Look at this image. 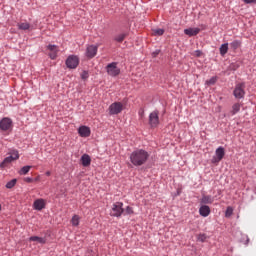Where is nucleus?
<instances>
[{"label": "nucleus", "instance_id": "f257e3e1", "mask_svg": "<svg viewBox=\"0 0 256 256\" xmlns=\"http://www.w3.org/2000/svg\"><path fill=\"white\" fill-rule=\"evenodd\" d=\"M150 154L143 148H137L130 153L129 159L133 167H143L149 161Z\"/></svg>", "mask_w": 256, "mask_h": 256}, {"label": "nucleus", "instance_id": "f03ea898", "mask_svg": "<svg viewBox=\"0 0 256 256\" xmlns=\"http://www.w3.org/2000/svg\"><path fill=\"white\" fill-rule=\"evenodd\" d=\"M125 213V208H123V202H115L112 204V208L110 210V217H116V219H120V217Z\"/></svg>", "mask_w": 256, "mask_h": 256}, {"label": "nucleus", "instance_id": "7ed1b4c3", "mask_svg": "<svg viewBox=\"0 0 256 256\" xmlns=\"http://www.w3.org/2000/svg\"><path fill=\"white\" fill-rule=\"evenodd\" d=\"M117 65H119L118 62H111L106 65L105 70L110 77H119L121 75V68Z\"/></svg>", "mask_w": 256, "mask_h": 256}, {"label": "nucleus", "instance_id": "20e7f679", "mask_svg": "<svg viewBox=\"0 0 256 256\" xmlns=\"http://www.w3.org/2000/svg\"><path fill=\"white\" fill-rule=\"evenodd\" d=\"M235 99H245V82L237 83L233 90Z\"/></svg>", "mask_w": 256, "mask_h": 256}, {"label": "nucleus", "instance_id": "39448f33", "mask_svg": "<svg viewBox=\"0 0 256 256\" xmlns=\"http://www.w3.org/2000/svg\"><path fill=\"white\" fill-rule=\"evenodd\" d=\"M159 123V110H154L149 114L148 124L151 129H156V127H159Z\"/></svg>", "mask_w": 256, "mask_h": 256}, {"label": "nucleus", "instance_id": "423d86ee", "mask_svg": "<svg viewBox=\"0 0 256 256\" xmlns=\"http://www.w3.org/2000/svg\"><path fill=\"white\" fill-rule=\"evenodd\" d=\"M223 157H225V148L220 146L215 150V155L212 157L211 163L217 165V163L223 160Z\"/></svg>", "mask_w": 256, "mask_h": 256}, {"label": "nucleus", "instance_id": "0eeeda50", "mask_svg": "<svg viewBox=\"0 0 256 256\" xmlns=\"http://www.w3.org/2000/svg\"><path fill=\"white\" fill-rule=\"evenodd\" d=\"M13 129V120L9 117H4L0 120V131H11Z\"/></svg>", "mask_w": 256, "mask_h": 256}, {"label": "nucleus", "instance_id": "6e6552de", "mask_svg": "<svg viewBox=\"0 0 256 256\" xmlns=\"http://www.w3.org/2000/svg\"><path fill=\"white\" fill-rule=\"evenodd\" d=\"M65 63L68 69H77V67H79V57L75 55H70L66 59Z\"/></svg>", "mask_w": 256, "mask_h": 256}, {"label": "nucleus", "instance_id": "1a4fd4ad", "mask_svg": "<svg viewBox=\"0 0 256 256\" xmlns=\"http://www.w3.org/2000/svg\"><path fill=\"white\" fill-rule=\"evenodd\" d=\"M123 111V103L114 102L109 106V114L110 115H119Z\"/></svg>", "mask_w": 256, "mask_h": 256}, {"label": "nucleus", "instance_id": "9d476101", "mask_svg": "<svg viewBox=\"0 0 256 256\" xmlns=\"http://www.w3.org/2000/svg\"><path fill=\"white\" fill-rule=\"evenodd\" d=\"M19 159V153L15 152V156H8L4 158V160L0 163V169H5L10 163H13V161H17Z\"/></svg>", "mask_w": 256, "mask_h": 256}, {"label": "nucleus", "instance_id": "9b49d317", "mask_svg": "<svg viewBox=\"0 0 256 256\" xmlns=\"http://www.w3.org/2000/svg\"><path fill=\"white\" fill-rule=\"evenodd\" d=\"M99 47L97 45H90L86 48V57H88V59H93V57H95V55H97V51H98Z\"/></svg>", "mask_w": 256, "mask_h": 256}, {"label": "nucleus", "instance_id": "f8f14e48", "mask_svg": "<svg viewBox=\"0 0 256 256\" xmlns=\"http://www.w3.org/2000/svg\"><path fill=\"white\" fill-rule=\"evenodd\" d=\"M78 135L84 138L91 137V128L88 126H80L78 128Z\"/></svg>", "mask_w": 256, "mask_h": 256}, {"label": "nucleus", "instance_id": "ddd939ff", "mask_svg": "<svg viewBox=\"0 0 256 256\" xmlns=\"http://www.w3.org/2000/svg\"><path fill=\"white\" fill-rule=\"evenodd\" d=\"M35 211H43L45 209V200L43 198L37 199L33 203Z\"/></svg>", "mask_w": 256, "mask_h": 256}, {"label": "nucleus", "instance_id": "4468645a", "mask_svg": "<svg viewBox=\"0 0 256 256\" xmlns=\"http://www.w3.org/2000/svg\"><path fill=\"white\" fill-rule=\"evenodd\" d=\"M201 32L200 28H186L184 29V34L188 35V37H195L196 35H199Z\"/></svg>", "mask_w": 256, "mask_h": 256}, {"label": "nucleus", "instance_id": "2eb2a0df", "mask_svg": "<svg viewBox=\"0 0 256 256\" xmlns=\"http://www.w3.org/2000/svg\"><path fill=\"white\" fill-rule=\"evenodd\" d=\"M199 215H201V217H209V215H211V208L207 205H202L199 208Z\"/></svg>", "mask_w": 256, "mask_h": 256}, {"label": "nucleus", "instance_id": "dca6fc26", "mask_svg": "<svg viewBox=\"0 0 256 256\" xmlns=\"http://www.w3.org/2000/svg\"><path fill=\"white\" fill-rule=\"evenodd\" d=\"M126 37H129V31H124L120 34H117L114 37V41H116V43H123V41H125Z\"/></svg>", "mask_w": 256, "mask_h": 256}, {"label": "nucleus", "instance_id": "f3484780", "mask_svg": "<svg viewBox=\"0 0 256 256\" xmlns=\"http://www.w3.org/2000/svg\"><path fill=\"white\" fill-rule=\"evenodd\" d=\"M80 161L82 167H89V165H91V156H89V154H83Z\"/></svg>", "mask_w": 256, "mask_h": 256}, {"label": "nucleus", "instance_id": "a211bd4d", "mask_svg": "<svg viewBox=\"0 0 256 256\" xmlns=\"http://www.w3.org/2000/svg\"><path fill=\"white\" fill-rule=\"evenodd\" d=\"M201 205H211L213 203V196L211 195H203L200 199Z\"/></svg>", "mask_w": 256, "mask_h": 256}, {"label": "nucleus", "instance_id": "6ab92c4d", "mask_svg": "<svg viewBox=\"0 0 256 256\" xmlns=\"http://www.w3.org/2000/svg\"><path fill=\"white\" fill-rule=\"evenodd\" d=\"M240 111H241V104L235 103L232 105V110L229 112V115L233 117L237 115V113H239Z\"/></svg>", "mask_w": 256, "mask_h": 256}, {"label": "nucleus", "instance_id": "aec40b11", "mask_svg": "<svg viewBox=\"0 0 256 256\" xmlns=\"http://www.w3.org/2000/svg\"><path fill=\"white\" fill-rule=\"evenodd\" d=\"M220 55L221 57H225V55H227V52L229 51V43H223L220 48Z\"/></svg>", "mask_w": 256, "mask_h": 256}, {"label": "nucleus", "instance_id": "412c9836", "mask_svg": "<svg viewBox=\"0 0 256 256\" xmlns=\"http://www.w3.org/2000/svg\"><path fill=\"white\" fill-rule=\"evenodd\" d=\"M217 81H219V77L217 76H212L209 80L205 81V86L206 87H211V85H215V83H217Z\"/></svg>", "mask_w": 256, "mask_h": 256}, {"label": "nucleus", "instance_id": "4be33fe9", "mask_svg": "<svg viewBox=\"0 0 256 256\" xmlns=\"http://www.w3.org/2000/svg\"><path fill=\"white\" fill-rule=\"evenodd\" d=\"M29 241H38L40 245H45L47 243V239L39 236H31Z\"/></svg>", "mask_w": 256, "mask_h": 256}, {"label": "nucleus", "instance_id": "5701e85b", "mask_svg": "<svg viewBox=\"0 0 256 256\" xmlns=\"http://www.w3.org/2000/svg\"><path fill=\"white\" fill-rule=\"evenodd\" d=\"M241 44V40H234L230 43V48L232 49V51H237V49L241 47Z\"/></svg>", "mask_w": 256, "mask_h": 256}, {"label": "nucleus", "instance_id": "b1692460", "mask_svg": "<svg viewBox=\"0 0 256 256\" xmlns=\"http://www.w3.org/2000/svg\"><path fill=\"white\" fill-rule=\"evenodd\" d=\"M241 67V63L239 62H232L230 65L227 67V71H237Z\"/></svg>", "mask_w": 256, "mask_h": 256}, {"label": "nucleus", "instance_id": "393cba45", "mask_svg": "<svg viewBox=\"0 0 256 256\" xmlns=\"http://www.w3.org/2000/svg\"><path fill=\"white\" fill-rule=\"evenodd\" d=\"M31 28V24L27 23V22H23V23H19L18 24V29L20 31H28V29Z\"/></svg>", "mask_w": 256, "mask_h": 256}, {"label": "nucleus", "instance_id": "a878e982", "mask_svg": "<svg viewBox=\"0 0 256 256\" xmlns=\"http://www.w3.org/2000/svg\"><path fill=\"white\" fill-rule=\"evenodd\" d=\"M29 171H31V166L26 165L20 169L19 175H27V173H29Z\"/></svg>", "mask_w": 256, "mask_h": 256}, {"label": "nucleus", "instance_id": "bb28decb", "mask_svg": "<svg viewBox=\"0 0 256 256\" xmlns=\"http://www.w3.org/2000/svg\"><path fill=\"white\" fill-rule=\"evenodd\" d=\"M17 185V179H12L6 183V189H13Z\"/></svg>", "mask_w": 256, "mask_h": 256}, {"label": "nucleus", "instance_id": "cd10ccee", "mask_svg": "<svg viewBox=\"0 0 256 256\" xmlns=\"http://www.w3.org/2000/svg\"><path fill=\"white\" fill-rule=\"evenodd\" d=\"M73 227H79V215H74L71 219Z\"/></svg>", "mask_w": 256, "mask_h": 256}, {"label": "nucleus", "instance_id": "c85d7f7f", "mask_svg": "<svg viewBox=\"0 0 256 256\" xmlns=\"http://www.w3.org/2000/svg\"><path fill=\"white\" fill-rule=\"evenodd\" d=\"M197 241H199L200 243H205L207 241V234L205 233H200L197 236Z\"/></svg>", "mask_w": 256, "mask_h": 256}, {"label": "nucleus", "instance_id": "c756f323", "mask_svg": "<svg viewBox=\"0 0 256 256\" xmlns=\"http://www.w3.org/2000/svg\"><path fill=\"white\" fill-rule=\"evenodd\" d=\"M46 48L48 49V51H52V53H57L59 47L55 44H49L46 46Z\"/></svg>", "mask_w": 256, "mask_h": 256}, {"label": "nucleus", "instance_id": "7c9ffc66", "mask_svg": "<svg viewBox=\"0 0 256 256\" xmlns=\"http://www.w3.org/2000/svg\"><path fill=\"white\" fill-rule=\"evenodd\" d=\"M134 213H135V211L133 210V207L127 206V207L124 209L123 215H124V216H126V215H133Z\"/></svg>", "mask_w": 256, "mask_h": 256}, {"label": "nucleus", "instance_id": "2f4dec72", "mask_svg": "<svg viewBox=\"0 0 256 256\" xmlns=\"http://www.w3.org/2000/svg\"><path fill=\"white\" fill-rule=\"evenodd\" d=\"M80 77L83 81H87V79H89V71L83 70L80 74Z\"/></svg>", "mask_w": 256, "mask_h": 256}, {"label": "nucleus", "instance_id": "473e14b6", "mask_svg": "<svg viewBox=\"0 0 256 256\" xmlns=\"http://www.w3.org/2000/svg\"><path fill=\"white\" fill-rule=\"evenodd\" d=\"M165 33V29L163 28H158L154 30V35H156L157 37H161V35H163Z\"/></svg>", "mask_w": 256, "mask_h": 256}, {"label": "nucleus", "instance_id": "72a5a7b5", "mask_svg": "<svg viewBox=\"0 0 256 256\" xmlns=\"http://www.w3.org/2000/svg\"><path fill=\"white\" fill-rule=\"evenodd\" d=\"M231 215H233V208L228 207L225 212V217H231Z\"/></svg>", "mask_w": 256, "mask_h": 256}, {"label": "nucleus", "instance_id": "f704fd0d", "mask_svg": "<svg viewBox=\"0 0 256 256\" xmlns=\"http://www.w3.org/2000/svg\"><path fill=\"white\" fill-rule=\"evenodd\" d=\"M245 5H251L255 4L256 5V0H242Z\"/></svg>", "mask_w": 256, "mask_h": 256}, {"label": "nucleus", "instance_id": "c9c22d12", "mask_svg": "<svg viewBox=\"0 0 256 256\" xmlns=\"http://www.w3.org/2000/svg\"><path fill=\"white\" fill-rule=\"evenodd\" d=\"M159 53H161V50L156 49L154 52H152V57L155 58L159 55Z\"/></svg>", "mask_w": 256, "mask_h": 256}, {"label": "nucleus", "instance_id": "e433bc0d", "mask_svg": "<svg viewBox=\"0 0 256 256\" xmlns=\"http://www.w3.org/2000/svg\"><path fill=\"white\" fill-rule=\"evenodd\" d=\"M50 59H57V52H52L49 54Z\"/></svg>", "mask_w": 256, "mask_h": 256}, {"label": "nucleus", "instance_id": "4c0bfd02", "mask_svg": "<svg viewBox=\"0 0 256 256\" xmlns=\"http://www.w3.org/2000/svg\"><path fill=\"white\" fill-rule=\"evenodd\" d=\"M195 55H196V57H201V55H203V51L195 50Z\"/></svg>", "mask_w": 256, "mask_h": 256}, {"label": "nucleus", "instance_id": "58836bf2", "mask_svg": "<svg viewBox=\"0 0 256 256\" xmlns=\"http://www.w3.org/2000/svg\"><path fill=\"white\" fill-rule=\"evenodd\" d=\"M15 153H19V151L18 150H12V151L9 152V156L10 157H15Z\"/></svg>", "mask_w": 256, "mask_h": 256}, {"label": "nucleus", "instance_id": "ea45409f", "mask_svg": "<svg viewBox=\"0 0 256 256\" xmlns=\"http://www.w3.org/2000/svg\"><path fill=\"white\" fill-rule=\"evenodd\" d=\"M24 181H25L26 183H33V178H31V177H26V178L24 179Z\"/></svg>", "mask_w": 256, "mask_h": 256}, {"label": "nucleus", "instance_id": "a19ab883", "mask_svg": "<svg viewBox=\"0 0 256 256\" xmlns=\"http://www.w3.org/2000/svg\"><path fill=\"white\" fill-rule=\"evenodd\" d=\"M138 114L140 115V117H143L145 115V111L140 110Z\"/></svg>", "mask_w": 256, "mask_h": 256}, {"label": "nucleus", "instance_id": "79ce46f5", "mask_svg": "<svg viewBox=\"0 0 256 256\" xmlns=\"http://www.w3.org/2000/svg\"><path fill=\"white\" fill-rule=\"evenodd\" d=\"M46 175H47V177H49V176L51 175V172H50V171H47V172H46Z\"/></svg>", "mask_w": 256, "mask_h": 256}, {"label": "nucleus", "instance_id": "37998d69", "mask_svg": "<svg viewBox=\"0 0 256 256\" xmlns=\"http://www.w3.org/2000/svg\"><path fill=\"white\" fill-rule=\"evenodd\" d=\"M247 243H249V238H247V240H246V245H247Z\"/></svg>", "mask_w": 256, "mask_h": 256}, {"label": "nucleus", "instance_id": "c03bdc74", "mask_svg": "<svg viewBox=\"0 0 256 256\" xmlns=\"http://www.w3.org/2000/svg\"><path fill=\"white\" fill-rule=\"evenodd\" d=\"M254 193L256 194V187H255V189H254Z\"/></svg>", "mask_w": 256, "mask_h": 256}, {"label": "nucleus", "instance_id": "a18cd8bd", "mask_svg": "<svg viewBox=\"0 0 256 256\" xmlns=\"http://www.w3.org/2000/svg\"><path fill=\"white\" fill-rule=\"evenodd\" d=\"M0 211H1V204H0Z\"/></svg>", "mask_w": 256, "mask_h": 256}]
</instances>
